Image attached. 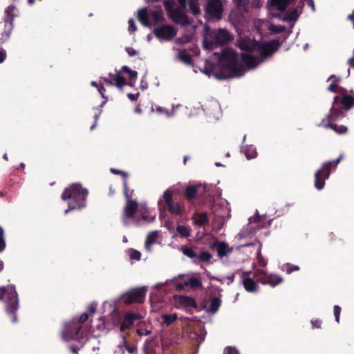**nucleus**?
I'll use <instances>...</instances> for the list:
<instances>
[{
    "label": "nucleus",
    "mask_w": 354,
    "mask_h": 354,
    "mask_svg": "<svg viewBox=\"0 0 354 354\" xmlns=\"http://www.w3.org/2000/svg\"><path fill=\"white\" fill-rule=\"evenodd\" d=\"M237 45L244 51L241 60L248 69L257 67L262 61L263 57L272 54L278 48L277 41L270 42H257L250 37H241L237 40Z\"/></svg>",
    "instance_id": "nucleus-1"
},
{
    "label": "nucleus",
    "mask_w": 354,
    "mask_h": 354,
    "mask_svg": "<svg viewBox=\"0 0 354 354\" xmlns=\"http://www.w3.org/2000/svg\"><path fill=\"white\" fill-rule=\"evenodd\" d=\"M97 304H91L88 306V313H84L78 319H73L71 322L65 325L62 332V338L68 342L73 339L80 340L83 338L90 329V323L86 322L90 314L95 312Z\"/></svg>",
    "instance_id": "nucleus-2"
},
{
    "label": "nucleus",
    "mask_w": 354,
    "mask_h": 354,
    "mask_svg": "<svg viewBox=\"0 0 354 354\" xmlns=\"http://www.w3.org/2000/svg\"><path fill=\"white\" fill-rule=\"evenodd\" d=\"M123 184L124 194L127 200V205L124 209V214L122 216L124 224L126 225H129L130 223L129 219H133L134 214L136 212H138V214H141L142 218L147 223L153 221L156 218L155 214H151V213L149 212L145 206H138L136 201L131 200L129 195L128 194L127 182L124 181Z\"/></svg>",
    "instance_id": "nucleus-3"
},
{
    "label": "nucleus",
    "mask_w": 354,
    "mask_h": 354,
    "mask_svg": "<svg viewBox=\"0 0 354 354\" xmlns=\"http://www.w3.org/2000/svg\"><path fill=\"white\" fill-rule=\"evenodd\" d=\"M88 191L83 189L80 184H73L65 189L62 194V198L64 201L71 200L68 203V208L65 211V214L76 208L84 207Z\"/></svg>",
    "instance_id": "nucleus-4"
},
{
    "label": "nucleus",
    "mask_w": 354,
    "mask_h": 354,
    "mask_svg": "<svg viewBox=\"0 0 354 354\" xmlns=\"http://www.w3.org/2000/svg\"><path fill=\"white\" fill-rule=\"evenodd\" d=\"M0 300L6 303V311L11 314L12 321L17 322L15 312L19 308V299L15 287L12 285L0 288Z\"/></svg>",
    "instance_id": "nucleus-5"
},
{
    "label": "nucleus",
    "mask_w": 354,
    "mask_h": 354,
    "mask_svg": "<svg viewBox=\"0 0 354 354\" xmlns=\"http://www.w3.org/2000/svg\"><path fill=\"white\" fill-rule=\"evenodd\" d=\"M342 105L346 110L349 109L354 105V98L349 95H344L342 99L339 96L335 97L330 113L328 115L329 121H335L343 115L344 110L342 107Z\"/></svg>",
    "instance_id": "nucleus-6"
},
{
    "label": "nucleus",
    "mask_w": 354,
    "mask_h": 354,
    "mask_svg": "<svg viewBox=\"0 0 354 354\" xmlns=\"http://www.w3.org/2000/svg\"><path fill=\"white\" fill-rule=\"evenodd\" d=\"M222 64L232 73V77L243 75V70L239 67L237 54L231 48H225L221 57Z\"/></svg>",
    "instance_id": "nucleus-7"
},
{
    "label": "nucleus",
    "mask_w": 354,
    "mask_h": 354,
    "mask_svg": "<svg viewBox=\"0 0 354 354\" xmlns=\"http://www.w3.org/2000/svg\"><path fill=\"white\" fill-rule=\"evenodd\" d=\"M158 207L160 217L162 216V211L166 208L171 214L176 215H180L184 212V208L180 203L172 201V193L170 189L165 191L162 198L159 199Z\"/></svg>",
    "instance_id": "nucleus-8"
},
{
    "label": "nucleus",
    "mask_w": 354,
    "mask_h": 354,
    "mask_svg": "<svg viewBox=\"0 0 354 354\" xmlns=\"http://www.w3.org/2000/svg\"><path fill=\"white\" fill-rule=\"evenodd\" d=\"M230 39L229 32L225 30L220 29L205 37L203 47L205 49H212L216 46L226 44Z\"/></svg>",
    "instance_id": "nucleus-9"
},
{
    "label": "nucleus",
    "mask_w": 354,
    "mask_h": 354,
    "mask_svg": "<svg viewBox=\"0 0 354 354\" xmlns=\"http://www.w3.org/2000/svg\"><path fill=\"white\" fill-rule=\"evenodd\" d=\"M174 2L173 1H165V6L168 12L169 17L176 24L181 25H187L189 23V19L185 12V8L179 5L178 7L174 8Z\"/></svg>",
    "instance_id": "nucleus-10"
},
{
    "label": "nucleus",
    "mask_w": 354,
    "mask_h": 354,
    "mask_svg": "<svg viewBox=\"0 0 354 354\" xmlns=\"http://www.w3.org/2000/svg\"><path fill=\"white\" fill-rule=\"evenodd\" d=\"M223 12L221 0H208L205 6V15L210 19L219 20Z\"/></svg>",
    "instance_id": "nucleus-11"
},
{
    "label": "nucleus",
    "mask_w": 354,
    "mask_h": 354,
    "mask_svg": "<svg viewBox=\"0 0 354 354\" xmlns=\"http://www.w3.org/2000/svg\"><path fill=\"white\" fill-rule=\"evenodd\" d=\"M331 166L332 162H326L322 165V168L315 173V186L317 189L320 190L324 188L325 180L328 179L330 176Z\"/></svg>",
    "instance_id": "nucleus-12"
},
{
    "label": "nucleus",
    "mask_w": 354,
    "mask_h": 354,
    "mask_svg": "<svg viewBox=\"0 0 354 354\" xmlns=\"http://www.w3.org/2000/svg\"><path fill=\"white\" fill-rule=\"evenodd\" d=\"M147 288L141 287L135 288L123 295L124 301L127 304L134 302H143L146 296Z\"/></svg>",
    "instance_id": "nucleus-13"
},
{
    "label": "nucleus",
    "mask_w": 354,
    "mask_h": 354,
    "mask_svg": "<svg viewBox=\"0 0 354 354\" xmlns=\"http://www.w3.org/2000/svg\"><path fill=\"white\" fill-rule=\"evenodd\" d=\"M256 280L263 284H270L275 286L282 281V278L278 275L268 274L263 270H257L254 271Z\"/></svg>",
    "instance_id": "nucleus-14"
},
{
    "label": "nucleus",
    "mask_w": 354,
    "mask_h": 354,
    "mask_svg": "<svg viewBox=\"0 0 354 354\" xmlns=\"http://www.w3.org/2000/svg\"><path fill=\"white\" fill-rule=\"evenodd\" d=\"M154 34L160 40L169 41L176 36V31L171 26L164 25L156 28Z\"/></svg>",
    "instance_id": "nucleus-15"
},
{
    "label": "nucleus",
    "mask_w": 354,
    "mask_h": 354,
    "mask_svg": "<svg viewBox=\"0 0 354 354\" xmlns=\"http://www.w3.org/2000/svg\"><path fill=\"white\" fill-rule=\"evenodd\" d=\"M254 272H243L241 274V278L242 283L245 288V289L248 292H255L257 290L258 286L256 281L254 279H256V277H254Z\"/></svg>",
    "instance_id": "nucleus-16"
},
{
    "label": "nucleus",
    "mask_w": 354,
    "mask_h": 354,
    "mask_svg": "<svg viewBox=\"0 0 354 354\" xmlns=\"http://www.w3.org/2000/svg\"><path fill=\"white\" fill-rule=\"evenodd\" d=\"M328 80L331 81L330 84L328 87V90L329 91L344 95L346 90L344 88L338 86V83L339 82V77H337L335 75H331Z\"/></svg>",
    "instance_id": "nucleus-17"
},
{
    "label": "nucleus",
    "mask_w": 354,
    "mask_h": 354,
    "mask_svg": "<svg viewBox=\"0 0 354 354\" xmlns=\"http://www.w3.org/2000/svg\"><path fill=\"white\" fill-rule=\"evenodd\" d=\"M184 285L186 286L187 290H195L203 288L201 281L195 277H189L184 281Z\"/></svg>",
    "instance_id": "nucleus-18"
},
{
    "label": "nucleus",
    "mask_w": 354,
    "mask_h": 354,
    "mask_svg": "<svg viewBox=\"0 0 354 354\" xmlns=\"http://www.w3.org/2000/svg\"><path fill=\"white\" fill-rule=\"evenodd\" d=\"M159 236V232L157 230L150 232L146 239L145 249L148 252H151V246L156 243Z\"/></svg>",
    "instance_id": "nucleus-19"
},
{
    "label": "nucleus",
    "mask_w": 354,
    "mask_h": 354,
    "mask_svg": "<svg viewBox=\"0 0 354 354\" xmlns=\"http://www.w3.org/2000/svg\"><path fill=\"white\" fill-rule=\"evenodd\" d=\"M140 319V316L138 314L133 313L129 314L125 316L124 320L121 324V330H124V329L129 328L131 327L136 320H138Z\"/></svg>",
    "instance_id": "nucleus-20"
},
{
    "label": "nucleus",
    "mask_w": 354,
    "mask_h": 354,
    "mask_svg": "<svg viewBox=\"0 0 354 354\" xmlns=\"http://www.w3.org/2000/svg\"><path fill=\"white\" fill-rule=\"evenodd\" d=\"M5 30L0 34V44L3 43L8 39L11 30L12 29V24L10 19L4 21Z\"/></svg>",
    "instance_id": "nucleus-21"
},
{
    "label": "nucleus",
    "mask_w": 354,
    "mask_h": 354,
    "mask_svg": "<svg viewBox=\"0 0 354 354\" xmlns=\"http://www.w3.org/2000/svg\"><path fill=\"white\" fill-rule=\"evenodd\" d=\"M293 0H270V6L278 10H283Z\"/></svg>",
    "instance_id": "nucleus-22"
},
{
    "label": "nucleus",
    "mask_w": 354,
    "mask_h": 354,
    "mask_svg": "<svg viewBox=\"0 0 354 354\" xmlns=\"http://www.w3.org/2000/svg\"><path fill=\"white\" fill-rule=\"evenodd\" d=\"M138 19L144 26H150L146 8H142L138 11Z\"/></svg>",
    "instance_id": "nucleus-23"
},
{
    "label": "nucleus",
    "mask_w": 354,
    "mask_h": 354,
    "mask_svg": "<svg viewBox=\"0 0 354 354\" xmlns=\"http://www.w3.org/2000/svg\"><path fill=\"white\" fill-rule=\"evenodd\" d=\"M254 26L256 28L261 32H264L267 30H269L270 23L268 20H258L254 22Z\"/></svg>",
    "instance_id": "nucleus-24"
},
{
    "label": "nucleus",
    "mask_w": 354,
    "mask_h": 354,
    "mask_svg": "<svg viewBox=\"0 0 354 354\" xmlns=\"http://www.w3.org/2000/svg\"><path fill=\"white\" fill-rule=\"evenodd\" d=\"M193 219L195 224L203 225L207 222V214L205 212L195 214H194Z\"/></svg>",
    "instance_id": "nucleus-25"
},
{
    "label": "nucleus",
    "mask_w": 354,
    "mask_h": 354,
    "mask_svg": "<svg viewBox=\"0 0 354 354\" xmlns=\"http://www.w3.org/2000/svg\"><path fill=\"white\" fill-rule=\"evenodd\" d=\"M183 275H178V277H175L171 280H167L165 282V285L168 283H172L176 290H187L186 286L183 283L177 282V279L181 277Z\"/></svg>",
    "instance_id": "nucleus-26"
},
{
    "label": "nucleus",
    "mask_w": 354,
    "mask_h": 354,
    "mask_svg": "<svg viewBox=\"0 0 354 354\" xmlns=\"http://www.w3.org/2000/svg\"><path fill=\"white\" fill-rule=\"evenodd\" d=\"M221 304V301L218 297L212 298L209 306L208 307V310L212 312V313H215L218 310Z\"/></svg>",
    "instance_id": "nucleus-27"
},
{
    "label": "nucleus",
    "mask_w": 354,
    "mask_h": 354,
    "mask_svg": "<svg viewBox=\"0 0 354 354\" xmlns=\"http://www.w3.org/2000/svg\"><path fill=\"white\" fill-rule=\"evenodd\" d=\"M127 349L129 353L133 354L136 352L137 348L135 346H127L124 342V345L119 346L114 354H124V350Z\"/></svg>",
    "instance_id": "nucleus-28"
},
{
    "label": "nucleus",
    "mask_w": 354,
    "mask_h": 354,
    "mask_svg": "<svg viewBox=\"0 0 354 354\" xmlns=\"http://www.w3.org/2000/svg\"><path fill=\"white\" fill-rule=\"evenodd\" d=\"M249 0H233L234 5L240 10L245 12H248Z\"/></svg>",
    "instance_id": "nucleus-29"
},
{
    "label": "nucleus",
    "mask_w": 354,
    "mask_h": 354,
    "mask_svg": "<svg viewBox=\"0 0 354 354\" xmlns=\"http://www.w3.org/2000/svg\"><path fill=\"white\" fill-rule=\"evenodd\" d=\"M243 152L247 157V158H254L257 156L256 148L252 145L245 147L243 149Z\"/></svg>",
    "instance_id": "nucleus-30"
},
{
    "label": "nucleus",
    "mask_w": 354,
    "mask_h": 354,
    "mask_svg": "<svg viewBox=\"0 0 354 354\" xmlns=\"http://www.w3.org/2000/svg\"><path fill=\"white\" fill-rule=\"evenodd\" d=\"M162 322L167 326L174 323L177 319V315L174 314H164L162 315Z\"/></svg>",
    "instance_id": "nucleus-31"
},
{
    "label": "nucleus",
    "mask_w": 354,
    "mask_h": 354,
    "mask_svg": "<svg viewBox=\"0 0 354 354\" xmlns=\"http://www.w3.org/2000/svg\"><path fill=\"white\" fill-rule=\"evenodd\" d=\"M325 127H330L333 129L335 131H336L337 133H344L347 131V127L345 126H338L335 124H324Z\"/></svg>",
    "instance_id": "nucleus-32"
},
{
    "label": "nucleus",
    "mask_w": 354,
    "mask_h": 354,
    "mask_svg": "<svg viewBox=\"0 0 354 354\" xmlns=\"http://www.w3.org/2000/svg\"><path fill=\"white\" fill-rule=\"evenodd\" d=\"M180 301L187 307H194L196 306L194 299L190 297L182 296L180 298Z\"/></svg>",
    "instance_id": "nucleus-33"
},
{
    "label": "nucleus",
    "mask_w": 354,
    "mask_h": 354,
    "mask_svg": "<svg viewBox=\"0 0 354 354\" xmlns=\"http://www.w3.org/2000/svg\"><path fill=\"white\" fill-rule=\"evenodd\" d=\"M180 250L183 254L189 258H195L197 257V254L195 253L193 248L187 247V246H182L180 248Z\"/></svg>",
    "instance_id": "nucleus-34"
},
{
    "label": "nucleus",
    "mask_w": 354,
    "mask_h": 354,
    "mask_svg": "<svg viewBox=\"0 0 354 354\" xmlns=\"http://www.w3.org/2000/svg\"><path fill=\"white\" fill-rule=\"evenodd\" d=\"M113 80L115 81V85L120 88H122V86L126 84L125 78L120 74L115 75Z\"/></svg>",
    "instance_id": "nucleus-35"
},
{
    "label": "nucleus",
    "mask_w": 354,
    "mask_h": 354,
    "mask_svg": "<svg viewBox=\"0 0 354 354\" xmlns=\"http://www.w3.org/2000/svg\"><path fill=\"white\" fill-rule=\"evenodd\" d=\"M177 232L183 237H188L190 235V228L185 225L178 226Z\"/></svg>",
    "instance_id": "nucleus-36"
},
{
    "label": "nucleus",
    "mask_w": 354,
    "mask_h": 354,
    "mask_svg": "<svg viewBox=\"0 0 354 354\" xmlns=\"http://www.w3.org/2000/svg\"><path fill=\"white\" fill-rule=\"evenodd\" d=\"M15 6H8L6 9V19L5 21H8L9 19H10L11 21V23L12 24V21H13V19H14V12H15Z\"/></svg>",
    "instance_id": "nucleus-37"
},
{
    "label": "nucleus",
    "mask_w": 354,
    "mask_h": 354,
    "mask_svg": "<svg viewBox=\"0 0 354 354\" xmlns=\"http://www.w3.org/2000/svg\"><path fill=\"white\" fill-rule=\"evenodd\" d=\"M178 59L187 64H192V60L191 56L184 52H180L178 53Z\"/></svg>",
    "instance_id": "nucleus-38"
},
{
    "label": "nucleus",
    "mask_w": 354,
    "mask_h": 354,
    "mask_svg": "<svg viewBox=\"0 0 354 354\" xmlns=\"http://www.w3.org/2000/svg\"><path fill=\"white\" fill-rule=\"evenodd\" d=\"M196 193V187L188 186L185 189V196L188 198H192L194 197Z\"/></svg>",
    "instance_id": "nucleus-39"
},
{
    "label": "nucleus",
    "mask_w": 354,
    "mask_h": 354,
    "mask_svg": "<svg viewBox=\"0 0 354 354\" xmlns=\"http://www.w3.org/2000/svg\"><path fill=\"white\" fill-rule=\"evenodd\" d=\"M196 257L201 261H209L212 258V256L208 252H202Z\"/></svg>",
    "instance_id": "nucleus-40"
},
{
    "label": "nucleus",
    "mask_w": 354,
    "mask_h": 354,
    "mask_svg": "<svg viewBox=\"0 0 354 354\" xmlns=\"http://www.w3.org/2000/svg\"><path fill=\"white\" fill-rule=\"evenodd\" d=\"M189 8L191 12L194 15H197L200 12V8L197 3H195L194 1H192L189 3Z\"/></svg>",
    "instance_id": "nucleus-41"
},
{
    "label": "nucleus",
    "mask_w": 354,
    "mask_h": 354,
    "mask_svg": "<svg viewBox=\"0 0 354 354\" xmlns=\"http://www.w3.org/2000/svg\"><path fill=\"white\" fill-rule=\"evenodd\" d=\"M226 248H227L226 245L223 243H219L218 245L217 252H218V254L220 257H223L227 254Z\"/></svg>",
    "instance_id": "nucleus-42"
},
{
    "label": "nucleus",
    "mask_w": 354,
    "mask_h": 354,
    "mask_svg": "<svg viewBox=\"0 0 354 354\" xmlns=\"http://www.w3.org/2000/svg\"><path fill=\"white\" fill-rule=\"evenodd\" d=\"M152 17L156 23L160 22L162 19V12L161 10H155L152 12Z\"/></svg>",
    "instance_id": "nucleus-43"
},
{
    "label": "nucleus",
    "mask_w": 354,
    "mask_h": 354,
    "mask_svg": "<svg viewBox=\"0 0 354 354\" xmlns=\"http://www.w3.org/2000/svg\"><path fill=\"white\" fill-rule=\"evenodd\" d=\"M299 17V12L297 8L292 10L287 16L289 21H295Z\"/></svg>",
    "instance_id": "nucleus-44"
},
{
    "label": "nucleus",
    "mask_w": 354,
    "mask_h": 354,
    "mask_svg": "<svg viewBox=\"0 0 354 354\" xmlns=\"http://www.w3.org/2000/svg\"><path fill=\"white\" fill-rule=\"evenodd\" d=\"M224 354H239L238 350L235 347L227 346L224 349Z\"/></svg>",
    "instance_id": "nucleus-45"
},
{
    "label": "nucleus",
    "mask_w": 354,
    "mask_h": 354,
    "mask_svg": "<svg viewBox=\"0 0 354 354\" xmlns=\"http://www.w3.org/2000/svg\"><path fill=\"white\" fill-rule=\"evenodd\" d=\"M283 30H284V27H283V26H277L272 25L270 24L268 30L274 32H281Z\"/></svg>",
    "instance_id": "nucleus-46"
},
{
    "label": "nucleus",
    "mask_w": 354,
    "mask_h": 354,
    "mask_svg": "<svg viewBox=\"0 0 354 354\" xmlns=\"http://www.w3.org/2000/svg\"><path fill=\"white\" fill-rule=\"evenodd\" d=\"M130 257L133 259L140 260L141 257V254L140 252L137 250H132L130 252Z\"/></svg>",
    "instance_id": "nucleus-47"
},
{
    "label": "nucleus",
    "mask_w": 354,
    "mask_h": 354,
    "mask_svg": "<svg viewBox=\"0 0 354 354\" xmlns=\"http://www.w3.org/2000/svg\"><path fill=\"white\" fill-rule=\"evenodd\" d=\"M340 312H341V308L339 306L335 305L334 306V315H335V321L337 322H339Z\"/></svg>",
    "instance_id": "nucleus-48"
},
{
    "label": "nucleus",
    "mask_w": 354,
    "mask_h": 354,
    "mask_svg": "<svg viewBox=\"0 0 354 354\" xmlns=\"http://www.w3.org/2000/svg\"><path fill=\"white\" fill-rule=\"evenodd\" d=\"M129 31L135 32L136 30V26L135 24V21L133 19H129Z\"/></svg>",
    "instance_id": "nucleus-49"
},
{
    "label": "nucleus",
    "mask_w": 354,
    "mask_h": 354,
    "mask_svg": "<svg viewBox=\"0 0 354 354\" xmlns=\"http://www.w3.org/2000/svg\"><path fill=\"white\" fill-rule=\"evenodd\" d=\"M261 245L259 246V248H258V251H257V258H258V260H259V262L260 263L261 266H266V262L264 261V259H263L262 256H261Z\"/></svg>",
    "instance_id": "nucleus-50"
},
{
    "label": "nucleus",
    "mask_w": 354,
    "mask_h": 354,
    "mask_svg": "<svg viewBox=\"0 0 354 354\" xmlns=\"http://www.w3.org/2000/svg\"><path fill=\"white\" fill-rule=\"evenodd\" d=\"M111 171L113 174H122L124 176V181L127 182V180H126V178L127 177V173H125V172H124L122 171H120V170L115 169H111Z\"/></svg>",
    "instance_id": "nucleus-51"
},
{
    "label": "nucleus",
    "mask_w": 354,
    "mask_h": 354,
    "mask_svg": "<svg viewBox=\"0 0 354 354\" xmlns=\"http://www.w3.org/2000/svg\"><path fill=\"white\" fill-rule=\"evenodd\" d=\"M129 77H130L131 80V81H132V80L133 81V82H132V83H131V84H130V85H131V86H132V85H133V84L135 82V81H136V78H137L138 73H137V72H136V71H131L129 73Z\"/></svg>",
    "instance_id": "nucleus-52"
},
{
    "label": "nucleus",
    "mask_w": 354,
    "mask_h": 354,
    "mask_svg": "<svg viewBox=\"0 0 354 354\" xmlns=\"http://www.w3.org/2000/svg\"><path fill=\"white\" fill-rule=\"evenodd\" d=\"M230 18L231 19V20L234 21L237 23H239L241 21V18L236 17V13L234 11L231 12V13L230 14Z\"/></svg>",
    "instance_id": "nucleus-53"
},
{
    "label": "nucleus",
    "mask_w": 354,
    "mask_h": 354,
    "mask_svg": "<svg viewBox=\"0 0 354 354\" xmlns=\"http://www.w3.org/2000/svg\"><path fill=\"white\" fill-rule=\"evenodd\" d=\"M100 323L96 325V328L99 330H102L105 328V325H104V322L102 320V317H100Z\"/></svg>",
    "instance_id": "nucleus-54"
},
{
    "label": "nucleus",
    "mask_w": 354,
    "mask_h": 354,
    "mask_svg": "<svg viewBox=\"0 0 354 354\" xmlns=\"http://www.w3.org/2000/svg\"><path fill=\"white\" fill-rule=\"evenodd\" d=\"M126 50L129 56H134L136 55L138 53V52L132 48H127Z\"/></svg>",
    "instance_id": "nucleus-55"
},
{
    "label": "nucleus",
    "mask_w": 354,
    "mask_h": 354,
    "mask_svg": "<svg viewBox=\"0 0 354 354\" xmlns=\"http://www.w3.org/2000/svg\"><path fill=\"white\" fill-rule=\"evenodd\" d=\"M6 53L4 50L0 48V63L3 62L6 58Z\"/></svg>",
    "instance_id": "nucleus-56"
},
{
    "label": "nucleus",
    "mask_w": 354,
    "mask_h": 354,
    "mask_svg": "<svg viewBox=\"0 0 354 354\" xmlns=\"http://www.w3.org/2000/svg\"><path fill=\"white\" fill-rule=\"evenodd\" d=\"M127 95H128V97L131 101H135L138 99L139 94L138 93H137V94L129 93Z\"/></svg>",
    "instance_id": "nucleus-57"
},
{
    "label": "nucleus",
    "mask_w": 354,
    "mask_h": 354,
    "mask_svg": "<svg viewBox=\"0 0 354 354\" xmlns=\"http://www.w3.org/2000/svg\"><path fill=\"white\" fill-rule=\"evenodd\" d=\"M97 89H98V91L100 93L101 96L103 98H105V97H104V92H105L104 87L103 86H102V85H100Z\"/></svg>",
    "instance_id": "nucleus-58"
},
{
    "label": "nucleus",
    "mask_w": 354,
    "mask_h": 354,
    "mask_svg": "<svg viewBox=\"0 0 354 354\" xmlns=\"http://www.w3.org/2000/svg\"><path fill=\"white\" fill-rule=\"evenodd\" d=\"M299 270V267L297 266H288V268L287 269V272L288 273H290L295 270Z\"/></svg>",
    "instance_id": "nucleus-59"
},
{
    "label": "nucleus",
    "mask_w": 354,
    "mask_h": 354,
    "mask_svg": "<svg viewBox=\"0 0 354 354\" xmlns=\"http://www.w3.org/2000/svg\"><path fill=\"white\" fill-rule=\"evenodd\" d=\"M5 246L3 236H0V252L4 250Z\"/></svg>",
    "instance_id": "nucleus-60"
},
{
    "label": "nucleus",
    "mask_w": 354,
    "mask_h": 354,
    "mask_svg": "<svg viewBox=\"0 0 354 354\" xmlns=\"http://www.w3.org/2000/svg\"><path fill=\"white\" fill-rule=\"evenodd\" d=\"M342 158V155H340L339 157L338 158H337L335 160L330 161V162H332V165H334V167H336Z\"/></svg>",
    "instance_id": "nucleus-61"
},
{
    "label": "nucleus",
    "mask_w": 354,
    "mask_h": 354,
    "mask_svg": "<svg viewBox=\"0 0 354 354\" xmlns=\"http://www.w3.org/2000/svg\"><path fill=\"white\" fill-rule=\"evenodd\" d=\"M313 327L319 328L321 326V322L319 320L312 321Z\"/></svg>",
    "instance_id": "nucleus-62"
},
{
    "label": "nucleus",
    "mask_w": 354,
    "mask_h": 354,
    "mask_svg": "<svg viewBox=\"0 0 354 354\" xmlns=\"http://www.w3.org/2000/svg\"><path fill=\"white\" fill-rule=\"evenodd\" d=\"M259 216H257V218H250L249 219V223H248V227L249 229H252L253 228V226H252V223H254L253 220H256V219H258Z\"/></svg>",
    "instance_id": "nucleus-63"
},
{
    "label": "nucleus",
    "mask_w": 354,
    "mask_h": 354,
    "mask_svg": "<svg viewBox=\"0 0 354 354\" xmlns=\"http://www.w3.org/2000/svg\"><path fill=\"white\" fill-rule=\"evenodd\" d=\"M122 70L124 73H129L131 71V70L128 66H123V67L122 68Z\"/></svg>",
    "instance_id": "nucleus-64"
}]
</instances>
